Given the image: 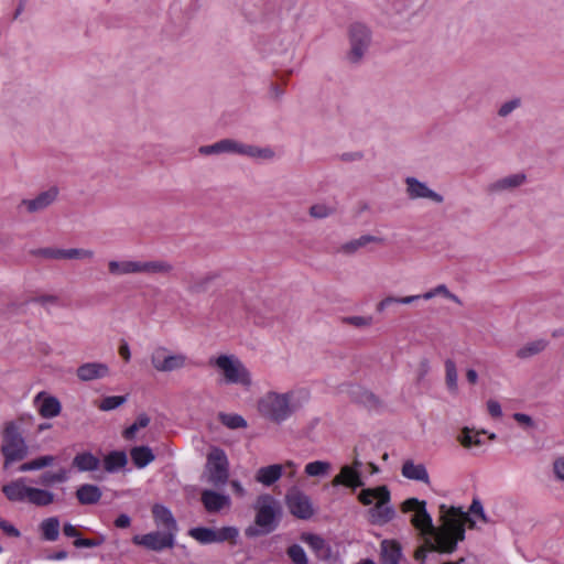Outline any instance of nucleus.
Here are the masks:
<instances>
[{"instance_id": "nucleus-31", "label": "nucleus", "mask_w": 564, "mask_h": 564, "mask_svg": "<svg viewBox=\"0 0 564 564\" xmlns=\"http://www.w3.org/2000/svg\"><path fill=\"white\" fill-rule=\"evenodd\" d=\"M99 458L88 452L79 453L73 459V466L79 471L96 470L99 466Z\"/></svg>"}, {"instance_id": "nucleus-2", "label": "nucleus", "mask_w": 564, "mask_h": 564, "mask_svg": "<svg viewBox=\"0 0 564 564\" xmlns=\"http://www.w3.org/2000/svg\"><path fill=\"white\" fill-rule=\"evenodd\" d=\"M307 399L308 393L304 390H269L257 400V411L264 420L281 424L300 410Z\"/></svg>"}, {"instance_id": "nucleus-29", "label": "nucleus", "mask_w": 564, "mask_h": 564, "mask_svg": "<svg viewBox=\"0 0 564 564\" xmlns=\"http://www.w3.org/2000/svg\"><path fill=\"white\" fill-rule=\"evenodd\" d=\"M485 433V431H475L474 429L464 427L457 436V441L465 448L477 447L482 445L481 436Z\"/></svg>"}, {"instance_id": "nucleus-9", "label": "nucleus", "mask_w": 564, "mask_h": 564, "mask_svg": "<svg viewBox=\"0 0 564 564\" xmlns=\"http://www.w3.org/2000/svg\"><path fill=\"white\" fill-rule=\"evenodd\" d=\"M189 535L200 544L223 543L229 542L237 543L239 531L235 527L223 528H204L198 527L189 530Z\"/></svg>"}, {"instance_id": "nucleus-25", "label": "nucleus", "mask_w": 564, "mask_h": 564, "mask_svg": "<svg viewBox=\"0 0 564 564\" xmlns=\"http://www.w3.org/2000/svg\"><path fill=\"white\" fill-rule=\"evenodd\" d=\"M527 181L524 173H514L503 176L492 183L491 188L495 192L511 191L522 186Z\"/></svg>"}, {"instance_id": "nucleus-34", "label": "nucleus", "mask_w": 564, "mask_h": 564, "mask_svg": "<svg viewBox=\"0 0 564 564\" xmlns=\"http://www.w3.org/2000/svg\"><path fill=\"white\" fill-rule=\"evenodd\" d=\"M127 463V455L122 451H113L104 458V467L109 473L123 468Z\"/></svg>"}, {"instance_id": "nucleus-52", "label": "nucleus", "mask_w": 564, "mask_h": 564, "mask_svg": "<svg viewBox=\"0 0 564 564\" xmlns=\"http://www.w3.org/2000/svg\"><path fill=\"white\" fill-rule=\"evenodd\" d=\"M199 153L203 155H212V154H220L223 153L220 141L209 144V145H203L199 148Z\"/></svg>"}, {"instance_id": "nucleus-28", "label": "nucleus", "mask_w": 564, "mask_h": 564, "mask_svg": "<svg viewBox=\"0 0 564 564\" xmlns=\"http://www.w3.org/2000/svg\"><path fill=\"white\" fill-rule=\"evenodd\" d=\"M130 456L132 463L139 469L147 467L155 459V455L149 446H135L131 448Z\"/></svg>"}, {"instance_id": "nucleus-44", "label": "nucleus", "mask_w": 564, "mask_h": 564, "mask_svg": "<svg viewBox=\"0 0 564 564\" xmlns=\"http://www.w3.org/2000/svg\"><path fill=\"white\" fill-rule=\"evenodd\" d=\"M303 541L317 553L318 556L326 555L325 541L318 535L307 534L303 536Z\"/></svg>"}, {"instance_id": "nucleus-35", "label": "nucleus", "mask_w": 564, "mask_h": 564, "mask_svg": "<svg viewBox=\"0 0 564 564\" xmlns=\"http://www.w3.org/2000/svg\"><path fill=\"white\" fill-rule=\"evenodd\" d=\"M445 384L451 393L458 391V372L456 364L453 359H446L444 362Z\"/></svg>"}, {"instance_id": "nucleus-57", "label": "nucleus", "mask_w": 564, "mask_h": 564, "mask_svg": "<svg viewBox=\"0 0 564 564\" xmlns=\"http://www.w3.org/2000/svg\"><path fill=\"white\" fill-rule=\"evenodd\" d=\"M469 512L474 516H477L479 517L481 520H486L485 518V513H484V508H482V505L480 503V501L478 500H474L470 508H469Z\"/></svg>"}, {"instance_id": "nucleus-64", "label": "nucleus", "mask_w": 564, "mask_h": 564, "mask_svg": "<svg viewBox=\"0 0 564 564\" xmlns=\"http://www.w3.org/2000/svg\"><path fill=\"white\" fill-rule=\"evenodd\" d=\"M119 355L126 360L129 361L131 357L130 348L127 344H123L119 347Z\"/></svg>"}, {"instance_id": "nucleus-12", "label": "nucleus", "mask_w": 564, "mask_h": 564, "mask_svg": "<svg viewBox=\"0 0 564 564\" xmlns=\"http://www.w3.org/2000/svg\"><path fill=\"white\" fill-rule=\"evenodd\" d=\"M132 543L151 551L160 552L174 546L175 535L173 532L154 531L147 534L134 535Z\"/></svg>"}, {"instance_id": "nucleus-17", "label": "nucleus", "mask_w": 564, "mask_h": 564, "mask_svg": "<svg viewBox=\"0 0 564 564\" xmlns=\"http://www.w3.org/2000/svg\"><path fill=\"white\" fill-rule=\"evenodd\" d=\"M110 369L107 364L90 361L80 365L76 370V376L80 381L88 382L108 377Z\"/></svg>"}, {"instance_id": "nucleus-23", "label": "nucleus", "mask_w": 564, "mask_h": 564, "mask_svg": "<svg viewBox=\"0 0 564 564\" xmlns=\"http://www.w3.org/2000/svg\"><path fill=\"white\" fill-rule=\"evenodd\" d=\"M401 474L404 478L424 484L430 482V476L426 467L421 463H415L412 459L404 460Z\"/></svg>"}, {"instance_id": "nucleus-56", "label": "nucleus", "mask_w": 564, "mask_h": 564, "mask_svg": "<svg viewBox=\"0 0 564 564\" xmlns=\"http://www.w3.org/2000/svg\"><path fill=\"white\" fill-rule=\"evenodd\" d=\"M0 529H2L3 532L7 533L8 535H11L14 538L20 536V531L14 525L7 522L6 520H3L2 523H0Z\"/></svg>"}, {"instance_id": "nucleus-3", "label": "nucleus", "mask_w": 564, "mask_h": 564, "mask_svg": "<svg viewBox=\"0 0 564 564\" xmlns=\"http://www.w3.org/2000/svg\"><path fill=\"white\" fill-rule=\"evenodd\" d=\"M208 366L214 370L221 384L236 386L245 391L251 390L254 386L251 370L235 354L214 355L209 357Z\"/></svg>"}, {"instance_id": "nucleus-43", "label": "nucleus", "mask_w": 564, "mask_h": 564, "mask_svg": "<svg viewBox=\"0 0 564 564\" xmlns=\"http://www.w3.org/2000/svg\"><path fill=\"white\" fill-rule=\"evenodd\" d=\"M127 402L126 395H110L104 398L98 404V409L101 411L115 410Z\"/></svg>"}, {"instance_id": "nucleus-41", "label": "nucleus", "mask_w": 564, "mask_h": 564, "mask_svg": "<svg viewBox=\"0 0 564 564\" xmlns=\"http://www.w3.org/2000/svg\"><path fill=\"white\" fill-rule=\"evenodd\" d=\"M219 420L225 426L232 430L247 426L246 420L239 414L221 413L219 414Z\"/></svg>"}, {"instance_id": "nucleus-38", "label": "nucleus", "mask_w": 564, "mask_h": 564, "mask_svg": "<svg viewBox=\"0 0 564 564\" xmlns=\"http://www.w3.org/2000/svg\"><path fill=\"white\" fill-rule=\"evenodd\" d=\"M332 469V464L326 460H314L305 465V474L310 477H324Z\"/></svg>"}, {"instance_id": "nucleus-16", "label": "nucleus", "mask_w": 564, "mask_h": 564, "mask_svg": "<svg viewBox=\"0 0 564 564\" xmlns=\"http://www.w3.org/2000/svg\"><path fill=\"white\" fill-rule=\"evenodd\" d=\"M33 405L43 419L56 417L62 411L59 400L46 391H41L33 398Z\"/></svg>"}, {"instance_id": "nucleus-45", "label": "nucleus", "mask_w": 564, "mask_h": 564, "mask_svg": "<svg viewBox=\"0 0 564 564\" xmlns=\"http://www.w3.org/2000/svg\"><path fill=\"white\" fill-rule=\"evenodd\" d=\"M288 555L294 564H307L305 551L297 544H294L288 549Z\"/></svg>"}, {"instance_id": "nucleus-19", "label": "nucleus", "mask_w": 564, "mask_h": 564, "mask_svg": "<svg viewBox=\"0 0 564 564\" xmlns=\"http://www.w3.org/2000/svg\"><path fill=\"white\" fill-rule=\"evenodd\" d=\"M152 516L155 525L164 532H173L176 535L177 523L171 510L163 505L155 503L152 507Z\"/></svg>"}, {"instance_id": "nucleus-10", "label": "nucleus", "mask_w": 564, "mask_h": 564, "mask_svg": "<svg viewBox=\"0 0 564 564\" xmlns=\"http://www.w3.org/2000/svg\"><path fill=\"white\" fill-rule=\"evenodd\" d=\"M223 153H236L259 161H270L274 159L275 152L270 147H257L241 143L232 139L220 140Z\"/></svg>"}, {"instance_id": "nucleus-49", "label": "nucleus", "mask_w": 564, "mask_h": 564, "mask_svg": "<svg viewBox=\"0 0 564 564\" xmlns=\"http://www.w3.org/2000/svg\"><path fill=\"white\" fill-rule=\"evenodd\" d=\"M436 296H443L456 304H462V301L457 295L452 293L445 284H438L435 286Z\"/></svg>"}, {"instance_id": "nucleus-21", "label": "nucleus", "mask_w": 564, "mask_h": 564, "mask_svg": "<svg viewBox=\"0 0 564 564\" xmlns=\"http://www.w3.org/2000/svg\"><path fill=\"white\" fill-rule=\"evenodd\" d=\"M333 486H345L351 489H356L364 486L360 470H356L355 467L344 465L339 473L332 480Z\"/></svg>"}, {"instance_id": "nucleus-14", "label": "nucleus", "mask_w": 564, "mask_h": 564, "mask_svg": "<svg viewBox=\"0 0 564 564\" xmlns=\"http://www.w3.org/2000/svg\"><path fill=\"white\" fill-rule=\"evenodd\" d=\"M256 509V523L267 532L271 531L279 510L278 502L271 496L263 495L258 498Z\"/></svg>"}, {"instance_id": "nucleus-24", "label": "nucleus", "mask_w": 564, "mask_h": 564, "mask_svg": "<svg viewBox=\"0 0 564 564\" xmlns=\"http://www.w3.org/2000/svg\"><path fill=\"white\" fill-rule=\"evenodd\" d=\"M108 272L111 276H121L127 274H138V261L133 260H110L108 262Z\"/></svg>"}, {"instance_id": "nucleus-39", "label": "nucleus", "mask_w": 564, "mask_h": 564, "mask_svg": "<svg viewBox=\"0 0 564 564\" xmlns=\"http://www.w3.org/2000/svg\"><path fill=\"white\" fill-rule=\"evenodd\" d=\"M55 256L63 257V259H78V260H91L94 258V251L89 249H62Z\"/></svg>"}, {"instance_id": "nucleus-36", "label": "nucleus", "mask_w": 564, "mask_h": 564, "mask_svg": "<svg viewBox=\"0 0 564 564\" xmlns=\"http://www.w3.org/2000/svg\"><path fill=\"white\" fill-rule=\"evenodd\" d=\"M43 539L47 541H55L59 535V521L56 517H51L43 520L40 524Z\"/></svg>"}, {"instance_id": "nucleus-8", "label": "nucleus", "mask_w": 564, "mask_h": 564, "mask_svg": "<svg viewBox=\"0 0 564 564\" xmlns=\"http://www.w3.org/2000/svg\"><path fill=\"white\" fill-rule=\"evenodd\" d=\"M349 50L346 61L351 65L359 64L366 56L371 44V31L362 23H352L348 30Z\"/></svg>"}, {"instance_id": "nucleus-5", "label": "nucleus", "mask_w": 564, "mask_h": 564, "mask_svg": "<svg viewBox=\"0 0 564 564\" xmlns=\"http://www.w3.org/2000/svg\"><path fill=\"white\" fill-rule=\"evenodd\" d=\"M2 491L10 501L29 502L37 507H46L54 501V494L29 486L25 478H19L2 487Z\"/></svg>"}, {"instance_id": "nucleus-40", "label": "nucleus", "mask_w": 564, "mask_h": 564, "mask_svg": "<svg viewBox=\"0 0 564 564\" xmlns=\"http://www.w3.org/2000/svg\"><path fill=\"white\" fill-rule=\"evenodd\" d=\"M150 417L147 414H140L133 424L123 431V437L126 440H133L139 430L144 429L149 425Z\"/></svg>"}, {"instance_id": "nucleus-60", "label": "nucleus", "mask_w": 564, "mask_h": 564, "mask_svg": "<svg viewBox=\"0 0 564 564\" xmlns=\"http://www.w3.org/2000/svg\"><path fill=\"white\" fill-rule=\"evenodd\" d=\"M74 545L76 547H93L96 543L89 539H77L75 540Z\"/></svg>"}, {"instance_id": "nucleus-33", "label": "nucleus", "mask_w": 564, "mask_h": 564, "mask_svg": "<svg viewBox=\"0 0 564 564\" xmlns=\"http://www.w3.org/2000/svg\"><path fill=\"white\" fill-rule=\"evenodd\" d=\"M76 496L80 503L93 505L99 501L101 491L95 485H83L77 489Z\"/></svg>"}, {"instance_id": "nucleus-55", "label": "nucleus", "mask_w": 564, "mask_h": 564, "mask_svg": "<svg viewBox=\"0 0 564 564\" xmlns=\"http://www.w3.org/2000/svg\"><path fill=\"white\" fill-rule=\"evenodd\" d=\"M393 303H398V296L389 295L378 302L376 308L378 312H383Z\"/></svg>"}, {"instance_id": "nucleus-46", "label": "nucleus", "mask_w": 564, "mask_h": 564, "mask_svg": "<svg viewBox=\"0 0 564 564\" xmlns=\"http://www.w3.org/2000/svg\"><path fill=\"white\" fill-rule=\"evenodd\" d=\"M345 324L358 327V328H365L372 325L373 319L371 316H348L343 319Z\"/></svg>"}, {"instance_id": "nucleus-18", "label": "nucleus", "mask_w": 564, "mask_h": 564, "mask_svg": "<svg viewBox=\"0 0 564 564\" xmlns=\"http://www.w3.org/2000/svg\"><path fill=\"white\" fill-rule=\"evenodd\" d=\"M57 196L58 188L52 186L37 194L34 198L22 200V206L29 213H37L51 206L56 200Z\"/></svg>"}, {"instance_id": "nucleus-6", "label": "nucleus", "mask_w": 564, "mask_h": 564, "mask_svg": "<svg viewBox=\"0 0 564 564\" xmlns=\"http://www.w3.org/2000/svg\"><path fill=\"white\" fill-rule=\"evenodd\" d=\"M149 360L151 368L159 373L181 371L191 365L187 354L165 345L154 346L149 354Z\"/></svg>"}, {"instance_id": "nucleus-22", "label": "nucleus", "mask_w": 564, "mask_h": 564, "mask_svg": "<svg viewBox=\"0 0 564 564\" xmlns=\"http://www.w3.org/2000/svg\"><path fill=\"white\" fill-rule=\"evenodd\" d=\"M202 502L205 509L213 513L228 508L230 506V498L214 490H204L202 492Z\"/></svg>"}, {"instance_id": "nucleus-58", "label": "nucleus", "mask_w": 564, "mask_h": 564, "mask_svg": "<svg viewBox=\"0 0 564 564\" xmlns=\"http://www.w3.org/2000/svg\"><path fill=\"white\" fill-rule=\"evenodd\" d=\"M131 524V519L128 514H120L116 520H115V525L119 529H126V528H129Z\"/></svg>"}, {"instance_id": "nucleus-47", "label": "nucleus", "mask_w": 564, "mask_h": 564, "mask_svg": "<svg viewBox=\"0 0 564 564\" xmlns=\"http://www.w3.org/2000/svg\"><path fill=\"white\" fill-rule=\"evenodd\" d=\"M333 209L325 204H316L310 208V215L314 218H326L332 215Z\"/></svg>"}, {"instance_id": "nucleus-54", "label": "nucleus", "mask_w": 564, "mask_h": 564, "mask_svg": "<svg viewBox=\"0 0 564 564\" xmlns=\"http://www.w3.org/2000/svg\"><path fill=\"white\" fill-rule=\"evenodd\" d=\"M513 419L522 426L524 427H533L534 422L532 417L524 413H514Z\"/></svg>"}, {"instance_id": "nucleus-51", "label": "nucleus", "mask_w": 564, "mask_h": 564, "mask_svg": "<svg viewBox=\"0 0 564 564\" xmlns=\"http://www.w3.org/2000/svg\"><path fill=\"white\" fill-rule=\"evenodd\" d=\"M431 370V364L427 359H423L419 362L415 373L417 381H422Z\"/></svg>"}, {"instance_id": "nucleus-59", "label": "nucleus", "mask_w": 564, "mask_h": 564, "mask_svg": "<svg viewBox=\"0 0 564 564\" xmlns=\"http://www.w3.org/2000/svg\"><path fill=\"white\" fill-rule=\"evenodd\" d=\"M466 379L468 381V383L470 384H476L478 382V373L475 369H467L466 370Z\"/></svg>"}, {"instance_id": "nucleus-11", "label": "nucleus", "mask_w": 564, "mask_h": 564, "mask_svg": "<svg viewBox=\"0 0 564 564\" xmlns=\"http://www.w3.org/2000/svg\"><path fill=\"white\" fill-rule=\"evenodd\" d=\"M206 471L208 481L215 486L224 485L228 479V460L224 451L213 448L207 456Z\"/></svg>"}, {"instance_id": "nucleus-15", "label": "nucleus", "mask_w": 564, "mask_h": 564, "mask_svg": "<svg viewBox=\"0 0 564 564\" xmlns=\"http://www.w3.org/2000/svg\"><path fill=\"white\" fill-rule=\"evenodd\" d=\"M286 506L290 512L299 519H308L314 514V508L307 495L293 488L286 497Z\"/></svg>"}, {"instance_id": "nucleus-63", "label": "nucleus", "mask_w": 564, "mask_h": 564, "mask_svg": "<svg viewBox=\"0 0 564 564\" xmlns=\"http://www.w3.org/2000/svg\"><path fill=\"white\" fill-rule=\"evenodd\" d=\"M63 530H64V534L67 536H70V538H75V536L79 535L77 529L69 523L65 524Z\"/></svg>"}, {"instance_id": "nucleus-20", "label": "nucleus", "mask_w": 564, "mask_h": 564, "mask_svg": "<svg viewBox=\"0 0 564 564\" xmlns=\"http://www.w3.org/2000/svg\"><path fill=\"white\" fill-rule=\"evenodd\" d=\"M371 243L383 245L384 239L372 235H362L358 238L341 243L338 247V252L345 256H352L360 249L367 248Z\"/></svg>"}, {"instance_id": "nucleus-7", "label": "nucleus", "mask_w": 564, "mask_h": 564, "mask_svg": "<svg viewBox=\"0 0 564 564\" xmlns=\"http://www.w3.org/2000/svg\"><path fill=\"white\" fill-rule=\"evenodd\" d=\"M1 452L4 456L6 468L14 462L22 460L28 455L25 441L13 422H9L4 425Z\"/></svg>"}, {"instance_id": "nucleus-50", "label": "nucleus", "mask_w": 564, "mask_h": 564, "mask_svg": "<svg viewBox=\"0 0 564 564\" xmlns=\"http://www.w3.org/2000/svg\"><path fill=\"white\" fill-rule=\"evenodd\" d=\"M487 411L490 416L495 419H499L502 415V410L500 403L495 399H489L486 402Z\"/></svg>"}, {"instance_id": "nucleus-37", "label": "nucleus", "mask_w": 564, "mask_h": 564, "mask_svg": "<svg viewBox=\"0 0 564 564\" xmlns=\"http://www.w3.org/2000/svg\"><path fill=\"white\" fill-rule=\"evenodd\" d=\"M56 458L52 455H44L36 457L30 462L23 463L19 470L22 473L31 471V470H39L43 469L45 467H48L55 463Z\"/></svg>"}, {"instance_id": "nucleus-62", "label": "nucleus", "mask_w": 564, "mask_h": 564, "mask_svg": "<svg viewBox=\"0 0 564 564\" xmlns=\"http://www.w3.org/2000/svg\"><path fill=\"white\" fill-rule=\"evenodd\" d=\"M281 466H283V471L284 470H289V476L290 477H293L295 475V473H296V465H295L294 462L288 460L284 464H282Z\"/></svg>"}, {"instance_id": "nucleus-30", "label": "nucleus", "mask_w": 564, "mask_h": 564, "mask_svg": "<svg viewBox=\"0 0 564 564\" xmlns=\"http://www.w3.org/2000/svg\"><path fill=\"white\" fill-rule=\"evenodd\" d=\"M383 564H398L401 557V547L395 541L384 540L381 543Z\"/></svg>"}, {"instance_id": "nucleus-32", "label": "nucleus", "mask_w": 564, "mask_h": 564, "mask_svg": "<svg viewBox=\"0 0 564 564\" xmlns=\"http://www.w3.org/2000/svg\"><path fill=\"white\" fill-rule=\"evenodd\" d=\"M546 347L547 341L545 339H535L520 347L516 356L520 359H528L544 351Z\"/></svg>"}, {"instance_id": "nucleus-13", "label": "nucleus", "mask_w": 564, "mask_h": 564, "mask_svg": "<svg viewBox=\"0 0 564 564\" xmlns=\"http://www.w3.org/2000/svg\"><path fill=\"white\" fill-rule=\"evenodd\" d=\"M405 195L409 199L417 200L425 199L434 204H442L444 196L432 189L425 182L420 181L414 176L404 178Z\"/></svg>"}, {"instance_id": "nucleus-4", "label": "nucleus", "mask_w": 564, "mask_h": 564, "mask_svg": "<svg viewBox=\"0 0 564 564\" xmlns=\"http://www.w3.org/2000/svg\"><path fill=\"white\" fill-rule=\"evenodd\" d=\"M358 499L365 506L371 505L375 500L377 501L375 507L368 511V518L372 524L382 525L394 517V510L389 506L390 491L386 486L362 489L358 495Z\"/></svg>"}, {"instance_id": "nucleus-42", "label": "nucleus", "mask_w": 564, "mask_h": 564, "mask_svg": "<svg viewBox=\"0 0 564 564\" xmlns=\"http://www.w3.org/2000/svg\"><path fill=\"white\" fill-rule=\"evenodd\" d=\"M67 479V473L64 469L58 471H47L41 475L40 482L44 486L64 482Z\"/></svg>"}, {"instance_id": "nucleus-1", "label": "nucleus", "mask_w": 564, "mask_h": 564, "mask_svg": "<svg viewBox=\"0 0 564 564\" xmlns=\"http://www.w3.org/2000/svg\"><path fill=\"white\" fill-rule=\"evenodd\" d=\"M402 512H413L411 524L420 532L423 538V545L415 551V558L424 561L427 553H453L457 544L465 539V525L475 524L468 512L462 508L451 507L445 509L441 507V524L433 525V521L426 511L425 501L416 498H409L401 506Z\"/></svg>"}, {"instance_id": "nucleus-27", "label": "nucleus", "mask_w": 564, "mask_h": 564, "mask_svg": "<svg viewBox=\"0 0 564 564\" xmlns=\"http://www.w3.org/2000/svg\"><path fill=\"white\" fill-rule=\"evenodd\" d=\"M283 474V466L280 464H273L258 469L256 474V480L264 486H271L274 484Z\"/></svg>"}, {"instance_id": "nucleus-61", "label": "nucleus", "mask_w": 564, "mask_h": 564, "mask_svg": "<svg viewBox=\"0 0 564 564\" xmlns=\"http://www.w3.org/2000/svg\"><path fill=\"white\" fill-rule=\"evenodd\" d=\"M421 299V295H408V296H402V297H398V304H412L413 302L417 301Z\"/></svg>"}, {"instance_id": "nucleus-48", "label": "nucleus", "mask_w": 564, "mask_h": 564, "mask_svg": "<svg viewBox=\"0 0 564 564\" xmlns=\"http://www.w3.org/2000/svg\"><path fill=\"white\" fill-rule=\"evenodd\" d=\"M520 106V99H511L503 102L499 109L498 115L502 118L509 116L513 110H516Z\"/></svg>"}, {"instance_id": "nucleus-26", "label": "nucleus", "mask_w": 564, "mask_h": 564, "mask_svg": "<svg viewBox=\"0 0 564 564\" xmlns=\"http://www.w3.org/2000/svg\"><path fill=\"white\" fill-rule=\"evenodd\" d=\"M139 273L167 275L173 271V265L165 260L138 261Z\"/></svg>"}, {"instance_id": "nucleus-53", "label": "nucleus", "mask_w": 564, "mask_h": 564, "mask_svg": "<svg viewBox=\"0 0 564 564\" xmlns=\"http://www.w3.org/2000/svg\"><path fill=\"white\" fill-rule=\"evenodd\" d=\"M553 473L557 479L564 481V455L553 462Z\"/></svg>"}]
</instances>
